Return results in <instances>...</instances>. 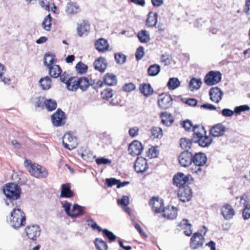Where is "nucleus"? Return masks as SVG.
Returning a JSON list of instances; mask_svg holds the SVG:
<instances>
[{
    "instance_id": "20",
    "label": "nucleus",
    "mask_w": 250,
    "mask_h": 250,
    "mask_svg": "<svg viewBox=\"0 0 250 250\" xmlns=\"http://www.w3.org/2000/svg\"><path fill=\"white\" fill-rule=\"evenodd\" d=\"M94 65L96 70L103 73L105 71L107 67V63L105 59L103 57H100L95 61Z\"/></svg>"
},
{
    "instance_id": "33",
    "label": "nucleus",
    "mask_w": 250,
    "mask_h": 250,
    "mask_svg": "<svg viewBox=\"0 0 250 250\" xmlns=\"http://www.w3.org/2000/svg\"><path fill=\"white\" fill-rule=\"evenodd\" d=\"M158 14L157 13L149 12L146 21V25L149 27L155 26L157 22Z\"/></svg>"
},
{
    "instance_id": "34",
    "label": "nucleus",
    "mask_w": 250,
    "mask_h": 250,
    "mask_svg": "<svg viewBox=\"0 0 250 250\" xmlns=\"http://www.w3.org/2000/svg\"><path fill=\"white\" fill-rule=\"evenodd\" d=\"M179 226L183 227L185 230L184 231V234L188 236L191 235L192 231L191 229V225L189 224L187 219H183L179 224Z\"/></svg>"
},
{
    "instance_id": "55",
    "label": "nucleus",
    "mask_w": 250,
    "mask_h": 250,
    "mask_svg": "<svg viewBox=\"0 0 250 250\" xmlns=\"http://www.w3.org/2000/svg\"><path fill=\"white\" fill-rule=\"evenodd\" d=\"M144 48L142 46H140L136 50L135 53V57L137 61L141 60L144 56Z\"/></svg>"
},
{
    "instance_id": "17",
    "label": "nucleus",
    "mask_w": 250,
    "mask_h": 250,
    "mask_svg": "<svg viewBox=\"0 0 250 250\" xmlns=\"http://www.w3.org/2000/svg\"><path fill=\"white\" fill-rule=\"evenodd\" d=\"M188 177L183 173H178L174 176L173 178V184L180 188L184 187V186L188 182Z\"/></svg>"
},
{
    "instance_id": "59",
    "label": "nucleus",
    "mask_w": 250,
    "mask_h": 250,
    "mask_svg": "<svg viewBox=\"0 0 250 250\" xmlns=\"http://www.w3.org/2000/svg\"><path fill=\"white\" fill-rule=\"evenodd\" d=\"M181 125L186 130L189 131L191 129V127H192V130L193 131V126L194 125H192V122L190 120H186L183 121Z\"/></svg>"
},
{
    "instance_id": "63",
    "label": "nucleus",
    "mask_w": 250,
    "mask_h": 250,
    "mask_svg": "<svg viewBox=\"0 0 250 250\" xmlns=\"http://www.w3.org/2000/svg\"><path fill=\"white\" fill-rule=\"evenodd\" d=\"M135 85L134 83H125L123 86V90L125 91L130 92L135 89Z\"/></svg>"
},
{
    "instance_id": "41",
    "label": "nucleus",
    "mask_w": 250,
    "mask_h": 250,
    "mask_svg": "<svg viewBox=\"0 0 250 250\" xmlns=\"http://www.w3.org/2000/svg\"><path fill=\"white\" fill-rule=\"evenodd\" d=\"M192 143V138L191 139L184 138L181 139L180 145L182 149L188 150L191 148Z\"/></svg>"
},
{
    "instance_id": "5",
    "label": "nucleus",
    "mask_w": 250,
    "mask_h": 250,
    "mask_svg": "<svg viewBox=\"0 0 250 250\" xmlns=\"http://www.w3.org/2000/svg\"><path fill=\"white\" fill-rule=\"evenodd\" d=\"M28 163V161L26 160L25 164L31 175L38 178H46L47 176L48 171L45 167L35 163L27 165Z\"/></svg>"
},
{
    "instance_id": "27",
    "label": "nucleus",
    "mask_w": 250,
    "mask_h": 250,
    "mask_svg": "<svg viewBox=\"0 0 250 250\" xmlns=\"http://www.w3.org/2000/svg\"><path fill=\"white\" fill-rule=\"evenodd\" d=\"M85 209V208L84 207L80 206L76 204H74L70 217L74 218L82 216L84 214Z\"/></svg>"
},
{
    "instance_id": "49",
    "label": "nucleus",
    "mask_w": 250,
    "mask_h": 250,
    "mask_svg": "<svg viewBox=\"0 0 250 250\" xmlns=\"http://www.w3.org/2000/svg\"><path fill=\"white\" fill-rule=\"evenodd\" d=\"M44 104L46 108L49 111L54 110L57 107V103L55 100L48 99L44 102Z\"/></svg>"
},
{
    "instance_id": "46",
    "label": "nucleus",
    "mask_w": 250,
    "mask_h": 250,
    "mask_svg": "<svg viewBox=\"0 0 250 250\" xmlns=\"http://www.w3.org/2000/svg\"><path fill=\"white\" fill-rule=\"evenodd\" d=\"M75 68L78 73L83 74L87 72L88 67L82 62H80L76 64Z\"/></svg>"
},
{
    "instance_id": "3",
    "label": "nucleus",
    "mask_w": 250,
    "mask_h": 250,
    "mask_svg": "<svg viewBox=\"0 0 250 250\" xmlns=\"http://www.w3.org/2000/svg\"><path fill=\"white\" fill-rule=\"evenodd\" d=\"M7 221L12 228L18 229L25 225V215L20 208H14L11 212Z\"/></svg>"
},
{
    "instance_id": "2",
    "label": "nucleus",
    "mask_w": 250,
    "mask_h": 250,
    "mask_svg": "<svg viewBox=\"0 0 250 250\" xmlns=\"http://www.w3.org/2000/svg\"><path fill=\"white\" fill-rule=\"evenodd\" d=\"M200 129L206 133V131L203 126H200L199 125H196L193 126L194 133L192 135V141L193 143L198 144L201 147H208L211 144L212 138L206 135H203Z\"/></svg>"
},
{
    "instance_id": "62",
    "label": "nucleus",
    "mask_w": 250,
    "mask_h": 250,
    "mask_svg": "<svg viewBox=\"0 0 250 250\" xmlns=\"http://www.w3.org/2000/svg\"><path fill=\"white\" fill-rule=\"evenodd\" d=\"M71 204L69 202L66 201L62 205V207L64 208L66 213L68 216H70L71 215V211L70 210Z\"/></svg>"
},
{
    "instance_id": "37",
    "label": "nucleus",
    "mask_w": 250,
    "mask_h": 250,
    "mask_svg": "<svg viewBox=\"0 0 250 250\" xmlns=\"http://www.w3.org/2000/svg\"><path fill=\"white\" fill-rule=\"evenodd\" d=\"M79 81V88L82 91H86L88 87L89 86V80L85 77H82L78 78Z\"/></svg>"
},
{
    "instance_id": "8",
    "label": "nucleus",
    "mask_w": 250,
    "mask_h": 250,
    "mask_svg": "<svg viewBox=\"0 0 250 250\" xmlns=\"http://www.w3.org/2000/svg\"><path fill=\"white\" fill-rule=\"evenodd\" d=\"M193 160V154L188 150H185L181 152L178 157V161L180 165L183 167H188L189 166Z\"/></svg>"
},
{
    "instance_id": "57",
    "label": "nucleus",
    "mask_w": 250,
    "mask_h": 250,
    "mask_svg": "<svg viewBox=\"0 0 250 250\" xmlns=\"http://www.w3.org/2000/svg\"><path fill=\"white\" fill-rule=\"evenodd\" d=\"M120 180H117L115 178H107L105 180V184L108 187H111L114 185H117L118 186V184L119 183Z\"/></svg>"
},
{
    "instance_id": "4",
    "label": "nucleus",
    "mask_w": 250,
    "mask_h": 250,
    "mask_svg": "<svg viewBox=\"0 0 250 250\" xmlns=\"http://www.w3.org/2000/svg\"><path fill=\"white\" fill-rule=\"evenodd\" d=\"M193 167L191 168L192 173L199 174L202 171V167L207 163V157L203 152L195 153L193 155Z\"/></svg>"
},
{
    "instance_id": "44",
    "label": "nucleus",
    "mask_w": 250,
    "mask_h": 250,
    "mask_svg": "<svg viewBox=\"0 0 250 250\" xmlns=\"http://www.w3.org/2000/svg\"><path fill=\"white\" fill-rule=\"evenodd\" d=\"M51 19L52 18L50 14H48L44 19L43 21L42 22V26L43 28L46 31H50L51 26Z\"/></svg>"
},
{
    "instance_id": "10",
    "label": "nucleus",
    "mask_w": 250,
    "mask_h": 250,
    "mask_svg": "<svg viewBox=\"0 0 250 250\" xmlns=\"http://www.w3.org/2000/svg\"><path fill=\"white\" fill-rule=\"evenodd\" d=\"M65 114L61 109H58L55 113L51 116L52 124L54 126H59L65 123Z\"/></svg>"
},
{
    "instance_id": "23",
    "label": "nucleus",
    "mask_w": 250,
    "mask_h": 250,
    "mask_svg": "<svg viewBox=\"0 0 250 250\" xmlns=\"http://www.w3.org/2000/svg\"><path fill=\"white\" fill-rule=\"evenodd\" d=\"M71 184L65 183L62 185L60 197L64 198H71L73 196L74 193L71 190Z\"/></svg>"
},
{
    "instance_id": "24",
    "label": "nucleus",
    "mask_w": 250,
    "mask_h": 250,
    "mask_svg": "<svg viewBox=\"0 0 250 250\" xmlns=\"http://www.w3.org/2000/svg\"><path fill=\"white\" fill-rule=\"evenodd\" d=\"M177 216V208L172 206H167L163 209V216L169 219H173Z\"/></svg>"
},
{
    "instance_id": "14",
    "label": "nucleus",
    "mask_w": 250,
    "mask_h": 250,
    "mask_svg": "<svg viewBox=\"0 0 250 250\" xmlns=\"http://www.w3.org/2000/svg\"><path fill=\"white\" fill-rule=\"evenodd\" d=\"M143 149L142 144L138 141L135 140L129 144L128 151L130 155L135 156L141 154Z\"/></svg>"
},
{
    "instance_id": "47",
    "label": "nucleus",
    "mask_w": 250,
    "mask_h": 250,
    "mask_svg": "<svg viewBox=\"0 0 250 250\" xmlns=\"http://www.w3.org/2000/svg\"><path fill=\"white\" fill-rule=\"evenodd\" d=\"M114 58L119 64H124L126 60V56L122 53H116L114 54Z\"/></svg>"
},
{
    "instance_id": "9",
    "label": "nucleus",
    "mask_w": 250,
    "mask_h": 250,
    "mask_svg": "<svg viewBox=\"0 0 250 250\" xmlns=\"http://www.w3.org/2000/svg\"><path fill=\"white\" fill-rule=\"evenodd\" d=\"M172 99L170 95L163 93L159 96L158 105L163 109H167L171 106Z\"/></svg>"
},
{
    "instance_id": "50",
    "label": "nucleus",
    "mask_w": 250,
    "mask_h": 250,
    "mask_svg": "<svg viewBox=\"0 0 250 250\" xmlns=\"http://www.w3.org/2000/svg\"><path fill=\"white\" fill-rule=\"evenodd\" d=\"M104 83L100 80L91 79L89 80V86L90 85L93 89H97L103 86Z\"/></svg>"
},
{
    "instance_id": "16",
    "label": "nucleus",
    "mask_w": 250,
    "mask_h": 250,
    "mask_svg": "<svg viewBox=\"0 0 250 250\" xmlns=\"http://www.w3.org/2000/svg\"><path fill=\"white\" fill-rule=\"evenodd\" d=\"M209 95L212 102L218 103L222 99L223 92L219 87H214L210 89Z\"/></svg>"
},
{
    "instance_id": "28",
    "label": "nucleus",
    "mask_w": 250,
    "mask_h": 250,
    "mask_svg": "<svg viewBox=\"0 0 250 250\" xmlns=\"http://www.w3.org/2000/svg\"><path fill=\"white\" fill-rule=\"evenodd\" d=\"M139 89L141 93L146 97H149L153 93V89L149 83L140 84Z\"/></svg>"
},
{
    "instance_id": "25",
    "label": "nucleus",
    "mask_w": 250,
    "mask_h": 250,
    "mask_svg": "<svg viewBox=\"0 0 250 250\" xmlns=\"http://www.w3.org/2000/svg\"><path fill=\"white\" fill-rule=\"evenodd\" d=\"M95 45L96 49L101 52L107 50L109 48V44L107 41L103 38H100L96 41Z\"/></svg>"
},
{
    "instance_id": "12",
    "label": "nucleus",
    "mask_w": 250,
    "mask_h": 250,
    "mask_svg": "<svg viewBox=\"0 0 250 250\" xmlns=\"http://www.w3.org/2000/svg\"><path fill=\"white\" fill-rule=\"evenodd\" d=\"M178 196L183 202L189 201L192 196V189L189 187L181 188L178 190Z\"/></svg>"
},
{
    "instance_id": "45",
    "label": "nucleus",
    "mask_w": 250,
    "mask_h": 250,
    "mask_svg": "<svg viewBox=\"0 0 250 250\" xmlns=\"http://www.w3.org/2000/svg\"><path fill=\"white\" fill-rule=\"evenodd\" d=\"M151 136L153 138H160L163 136L162 129L159 127L154 126L150 129Z\"/></svg>"
},
{
    "instance_id": "36",
    "label": "nucleus",
    "mask_w": 250,
    "mask_h": 250,
    "mask_svg": "<svg viewBox=\"0 0 250 250\" xmlns=\"http://www.w3.org/2000/svg\"><path fill=\"white\" fill-rule=\"evenodd\" d=\"M137 37L140 42L147 43L150 40L149 32L146 30H142L137 34Z\"/></svg>"
},
{
    "instance_id": "60",
    "label": "nucleus",
    "mask_w": 250,
    "mask_h": 250,
    "mask_svg": "<svg viewBox=\"0 0 250 250\" xmlns=\"http://www.w3.org/2000/svg\"><path fill=\"white\" fill-rule=\"evenodd\" d=\"M182 101L191 106H195L198 103L197 100L194 98H189L186 99L185 101L182 99Z\"/></svg>"
},
{
    "instance_id": "54",
    "label": "nucleus",
    "mask_w": 250,
    "mask_h": 250,
    "mask_svg": "<svg viewBox=\"0 0 250 250\" xmlns=\"http://www.w3.org/2000/svg\"><path fill=\"white\" fill-rule=\"evenodd\" d=\"M95 162L98 165H110L112 163L111 160L104 157L97 158L96 159Z\"/></svg>"
},
{
    "instance_id": "30",
    "label": "nucleus",
    "mask_w": 250,
    "mask_h": 250,
    "mask_svg": "<svg viewBox=\"0 0 250 250\" xmlns=\"http://www.w3.org/2000/svg\"><path fill=\"white\" fill-rule=\"evenodd\" d=\"M48 68L49 69V74L52 78H57L61 74L62 69L58 65L54 64L53 66H51V67Z\"/></svg>"
},
{
    "instance_id": "31",
    "label": "nucleus",
    "mask_w": 250,
    "mask_h": 250,
    "mask_svg": "<svg viewBox=\"0 0 250 250\" xmlns=\"http://www.w3.org/2000/svg\"><path fill=\"white\" fill-rule=\"evenodd\" d=\"M160 117L162 118V123L164 125L169 126L172 125L174 120L171 118V114L167 112H162Z\"/></svg>"
},
{
    "instance_id": "13",
    "label": "nucleus",
    "mask_w": 250,
    "mask_h": 250,
    "mask_svg": "<svg viewBox=\"0 0 250 250\" xmlns=\"http://www.w3.org/2000/svg\"><path fill=\"white\" fill-rule=\"evenodd\" d=\"M134 169L138 173H143L148 169V165L146 159L138 157L134 163Z\"/></svg>"
},
{
    "instance_id": "61",
    "label": "nucleus",
    "mask_w": 250,
    "mask_h": 250,
    "mask_svg": "<svg viewBox=\"0 0 250 250\" xmlns=\"http://www.w3.org/2000/svg\"><path fill=\"white\" fill-rule=\"evenodd\" d=\"M118 203L122 206L127 207L129 203L128 197L123 196L122 199L118 200Z\"/></svg>"
},
{
    "instance_id": "52",
    "label": "nucleus",
    "mask_w": 250,
    "mask_h": 250,
    "mask_svg": "<svg viewBox=\"0 0 250 250\" xmlns=\"http://www.w3.org/2000/svg\"><path fill=\"white\" fill-rule=\"evenodd\" d=\"M113 96V91L110 88H106L101 92V97L103 99L108 100Z\"/></svg>"
},
{
    "instance_id": "38",
    "label": "nucleus",
    "mask_w": 250,
    "mask_h": 250,
    "mask_svg": "<svg viewBox=\"0 0 250 250\" xmlns=\"http://www.w3.org/2000/svg\"><path fill=\"white\" fill-rule=\"evenodd\" d=\"M55 62V56L52 54L46 53L44 57L43 63L45 66L48 68L53 66L54 62Z\"/></svg>"
},
{
    "instance_id": "53",
    "label": "nucleus",
    "mask_w": 250,
    "mask_h": 250,
    "mask_svg": "<svg viewBox=\"0 0 250 250\" xmlns=\"http://www.w3.org/2000/svg\"><path fill=\"white\" fill-rule=\"evenodd\" d=\"M172 57L168 54H165L161 56V62L166 66L170 64Z\"/></svg>"
},
{
    "instance_id": "42",
    "label": "nucleus",
    "mask_w": 250,
    "mask_h": 250,
    "mask_svg": "<svg viewBox=\"0 0 250 250\" xmlns=\"http://www.w3.org/2000/svg\"><path fill=\"white\" fill-rule=\"evenodd\" d=\"M180 85V82L177 78H170L167 83V86L170 90H174L179 87Z\"/></svg>"
},
{
    "instance_id": "1",
    "label": "nucleus",
    "mask_w": 250,
    "mask_h": 250,
    "mask_svg": "<svg viewBox=\"0 0 250 250\" xmlns=\"http://www.w3.org/2000/svg\"><path fill=\"white\" fill-rule=\"evenodd\" d=\"M6 198L4 199L8 206L18 207L20 205L21 189L20 186L13 183L6 184L3 188Z\"/></svg>"
},
{
    "instance_id": "7",
    "label": "nucleus",
    "mask_w": 250,
    "mask_h": 250,
    "mask_svg": "<svg viewBox=\"0 0 250 250\" xmlns=\"http://www.w3.org/2000/svg\"><path fill=\"white\" fill-rule=\"evenodd\" d=\"M62 145L64 148L72 150L77 146V138L70 133H66L62 138Z\"/></svg>"
},
{
    "instance_id": "32",
    "label": "nucleus",
    "mask_w": 250,
    "mask_h": 250,
    "mask_svg": "<svg viewBox=\"0 0 250 250\" xmlns=\"http://www.w3.org/2000/svg\"><path fill=\"white\" fill-rule=\"evenodd\" d=\"M79 11L80 8L79 6L76 3L71 2L68 3L65 8V12L67 15L76 14Z\"/></svg>"
},
{
    "instance_id": "48",
    "label": "nucleus",
    "mask_w": 250,
    "mask_h": 250,
    "mask_svg": "<svg viewBox=\"0 0 250 250\" xmlns=\"http://www.w3.org/2000/svg\"><path fill=\"white\" fill-rule=\"evenodd\" d=\"M102 231L104 236L108 239L109 242H112L116 240L117 236L112 232L106 229H102Z\"/></svg>"
},
{
    "instance_id": "11",
    "label": "nucleus",
    "mask_w": 250,
    "mask_h": 250,
    "mask_svg": "<svg viewBox=\"0 0 250 250\" xmlns=\"http://www.w3.org/2000/svg\"><path fill=\"white\" fill-rule=\"evenodd\" d=\"M149 204L152 210L156 213L163 212V209L165 208H164V201L162 199L153 197L150 200Z\"/></svg>"
},
{
    "instance_id": "6",
    "label": "nucleus",
    "mask_w": 250,
    "mask_h": 250,
    "mask_svg": "<svg viewBox=\"0 0 250 250\" xmlns=\"http://www.w3.org/2000/svg\"><path fill=\"white\" fill-rule=\"evenodd\" d=\"M222 74L219 71H210L205 77L204 82L208 85H213L220 82Z\"/></svg>"
},
{
    "instance_id": "18",
    "label": "nucleus",
    "mask_w": 250,
    "mask_h": 250,
    "mask_svg": "<svg viewBox=\"0 0 250 250\" xmlns=\"http://www.w3.org/2000/svg\"><path fill=\"white\" fill-rule=\"evenodd\" d=\"M204 238L200 233H195L190 239V247L192 249H196L203 245Z\"/></svg>"
},
{
    "instance_id": "40",
    "label": "nucleus",
    "mask_w": 250,
    "mask_h": 250,
    "mask_svg": "<svg viewBox=\"0 0 250 250\" xmlns=\"http://www.w3.org/2000/svg\"><path fill=\"white\" fill-rule=\"evenodd\" d=\"M161 70L160 66L157 64L151 65L147 69V73L150 76H155L157 75Z\"/></svg>"
},
{
    "instance_id": "15",
    "label": "nucleus",
    "mask_w": 250,
    "mask_h": 250,
    "mask_svg": "<svg viewBox=\"0 0 250 250\" xmlns=\"http://www.w3.org/2000/svg\"><path fill=\"white\" fill-rule=\"evenodd\" d=\"M25 231L28 237L33 240L40 235L41 229L38 225L28 226L26 228Z\"/></svg>"
},
{
    "instance_id": "19",
    "label": "nucleus",
    "mask_w": 250,
    "mask_h": 250,
    "mask_svg": "<svg viewBox=\"0 0 250 250\" xmlns=\"http://www.w3.org/2000/svg\"><path fill=\"white\" fill-rule=\"evenodd\" d=\"M226 131V127L221 123L213 125L209 130V133L213 137H219L224 135Z\"/></svg>"
},
{
    "instance_id": "22",
    "label": "nucleus",
    "mask_w": 250,
    "mask_h": 250,
    "mask_svg": "<svg viewBox=\"0 0 250 250\" xmlns=\"http://www.w3.org/2000/svg\"><path fill=\"white\" fill-rule=\"evenodd\" d=\"M221 213L225 219L229 220L232 218L235 211L230 205L226 204L221 209Z\"/></svg>"
},
{
    "instance_id": "21",
    "label": "nucleus",
    "mask_w": 250,
    "mask_h": 250,
    "mask_svg": "<svg viewBox=\"0 0 250 250\" xmlns=\"http://www.w3.org/2000/svg\"><path fill=\"white\" fill-rule=\"evenodd\" d=\"M78 78L71 77L68 78L65 82L67 90L72 91H75L79 88Z\"/></svg>"
},
{
    "instance_id": "43",
    "label": "nucleus",
    "mask_w": 250,
    "mask_h": 250,
    "mask_svg": "<svg viewBox=\"0 0 250 250\" xmlns=\"http://www.w3.org/2000/svg\"><path fill=\"white\" fill-rule=\"evenodd\" d=\"M95 244L98 250H107L108 246L106 243L100 238H96Z\"/></svg>"
},
{
    "instance_id": "39",
    "label": "nucleus",
    "mask_w": 250,
    "mask_h": 250,
    "mask_svg": "<svg viewBox=\"0 0 250 250\" xmlns=\"http://www.w3.org/2000/svg\"><path fill=\"white\" fill-rule=\"evenodd\" d=\"M39 83L42 89H49L51 87V79L48 76H46L40 79Z\"/></svg>"
},
{
    "instance_id": "26",
    "label": "nucleus",
    "mask_w": 250,
    "mask_h": 250,
    "mask_svg": "<svg viewBox=\"0 0 250 250\" xmlns=\"http://www.w3.org/2000/svg\"><path fill=\"white\" fill-rule=\"evenodd\" d=\"M104 82L106 85L114 86L117 84L116 76L112 73H106L104 76Z\"/></svg>"
},
{
    "instance_id": "51",
    "label": "nucleus",
    "mask_w": 250,
    "mask_h": 250,
    "mask_svg": "<svg viewBox=\"0 0 250 250\" xmlns=\"http://www.w3.org/2000/svg\"><path fill=\"white\" fill-rule=\"evenodd\" d=\"M86 222H87V225L93 230L97 229L98 232H101L102 230V228L92 219L89 218L86 220Z\"/></svg>"
},
{
    "instance_id": "35",
    "label": "nucleus",
    "mask_w": 250,
    "mask_h": 250,
    "mask_svg": "<svg viewBox=\"0 0 250 250\" xmlns=\"http://www.w3.org/2000/svg\"><path fill=\"white\" fill-rule=\"evenodd\" d=\"M202 82L201 79H197L195 78H193L191 79L189 83V87L191 91H193L195 90H197L199 89L201 85Z\"/></svg>"
},
{
    "instance_id": "64",
    "label": "nucleus",
    "mask_w": 250,
    "mask_h": 250,
    "mask_svg": "<svg viewBox=\"0 0 250 250\" xmlns=\"http://www.w3.org/2000/svg\"><path fill=\"white\" fill-rule=\"evenodd\" d=\"M234 112V110L232 111L229 108H224L221 111L222 115L226 117H231Z\"/></svg>"
},
{
    "instance_id": "56",
    "label": "nucleus",
    "mask_w": 250,
    "mask_h": 250,
    "mask_svg": "<svg viewBox=\"0 0 250 250\" xmlns=\"http://www.w3.org/2000/svg\"><path fill=\"white\" fill-rule=\"evenodd\" d=\"M243 217L244 220H247L250 218V205L247 204L243 211Z\"/></svg>"
},
{
    "instance_id": "29",
    "label": "nucleus",
    "mask_w": 250,
    "mask_h": 250,
    "mask_svg": "<svg viewBox=\"0 0 250 250\" xmlns=\"http://www.w3.org/2000/svg\"><path fill=\"white\" fill-rule=\"evenodd\" d=\"M90 30V25L87 21H83L81 24L77 27V30L78 34L80 37H82L83 35L87 33Z\"/></svg>"
},
{
    "instance_id": "58",
    "label": "nucleus",
    "mask_w": 250,
    "mask_h": 250,
    "mask_svg": "<svg viewBox=\"0 0 250 250\" xmlns=\"http://www.w3.org/2000/svg\"><path fill=\"white\" fill-rule=\"evenodd\" d=\"M250 109L248 105H242L239 106H236L234 108V112L236 114H240L242 112L248 111Z\"/></svg>"
}]
</instances>
